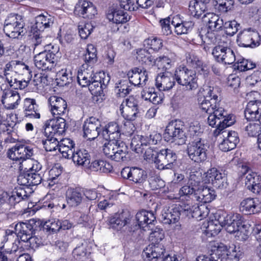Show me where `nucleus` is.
<instances>
[{"label": "nucleus", "mask_w": 261, "mask_h": 261, "mask_svg": "<svg viewBox=\"0 0 261 261\" xmlns=\"http://www.w3.org/2000/svg\"><path fill=\"white\" fill-rule=\"evenodd\" d=\"M198 103L200 109L208 114L207 123L210 126H216L214 135L216 137L225 127L233 125L236 122L235 116L230 114L220 106V103L212 102L206 97L199 96Z\"/></svg>", "instance_id": "f257e3e1"}, {"label": "nucleus", "mask_w": 261, "mask_h": 261, "mask_svg": "<svg viewBox=\"0 0 261 261\" xmlns=\"http://www.w3.org/2000/svg\"><path fill=\"white\" fill-rule=\"evenodd\" d=\"M138 6L132 0H126L121 2L119 6H112L109 8L107 12V17L110 21L116 24L126 23L130 19V15L125 10L136 11L138 7L146 9L150 7L154 3L159 4L160 0H136Z\"/></svg>", "instance_id": "f03ea898"}, {"label": "nucleus", "mask_w": 261, "mask_h": 261, "mask_svg": "<svg viewBox=\"0 0 261 261\" xmlns=\"http://www.w3.org/2000/svg\"><path fill=\"white\" fill-rule=\"evenodd\" d=\"M242 217L240 214H227L224 211H218L216 214L215 221L224 226L226 231L230 233L243 232L245 225L243 224Z\"/></svg>", "instance_id": "7ed1b4c3"}, {"label": "nucleus", "mask_w": 261, "mask_h": 261, "mask_svg": "<svg viewBox=\"0 0 261 261\" xmlns=\"http://www.w3.org/2000/svg\"><path fill=\"white\" fill-rule=\"evenodd\" d=\"M102 146L105 155L108 158L116 162L126 160L128 148L122 140H106Z\"/></svg>", "instance_id": "20e7f679"}, {"label": "nucleus", "mask_w": 261, "mask_h": 261, "mask_svg": "<svg viewBox=\"0 0 261 261\" xmlns=\"http://www.w3.org/2000/svg\"><path fill=\"white\" fill-rule=\"evenodd\" d=\"M164 138L166 141L174 142L179 145L185 144L187 137L184 123L179 120L169 123L165 129Z\"/></svg>", "instance_id": "39448f33"}, {"label": "nucleus", "mask_w": 261, "mask_h": 261, "mask_svg": "<svg viewBox=\"0 0 261 261\" xmlns=\"http://www.w3.org/2000/svg\"><path fill=\"white\" fill-rule=\"evenodd\" d=\"M53 50H44L34 57V63L36 67L42 70H51L59 58V48L52 46Z\"/></svg>", "instance_id": "423d86ee"}, {"label": "nucleus", "mask_w": 261, "mask_h": 261, "mask_svg": "<svg viewBox=\"0 0 261 261\" xmlns=\"http://www.w3.org/2000/svg\"><path fill=\"white\" fill-rule=\"evenodd\" d=\"M208 148L205 140L201 138L195 140L187 146L188 156L195 163H202L207 159Z\"/></svg>", "instance_id": "0eeeda50"}, {"label": "nucleus", "mask_w": 261, "mask_h": 261, "mask_svg": "<svg viewBox=\"0 0 261 261\" xmlns=\"http://www.w3.org/2000/svg\"><path fill=\"white\" fill-rule=\"evenodd\" d=\"M175 80L187 90H195L198 87L195 73L185 66H179L174 72Z\"/></svg>", "instance_id": "6e6552de"}, {"label": "nucleus", "mask_w": 261, "mask_h": 261, "mask_svg": "<svg viewBox=\"0 0 261 261\" xmlns=\"http://www.w3.org/2000/svg\"><path fill=\"white\" fill-rule=\"evenodd\" d=\"M7 154L11 160L19 162V168L20 170H22V162L33 156L34 155V150L31 146L17 143L8 150Z\"/></svg>", "instance_id": "1a4fd4ad"}, {"label": "nucleus", "mask_w": 261, "mask_h": 261, "mask_svg": "<svg viewBox=\"0 0 261 261\" xmlns=\"http://www.w3.org/2000/svg\"><path fill=\"white\" fill-rule=\"evenodd\" d=\"M176 153L171 149H162L154 157V163L159 170L172 169L177 160Z\"/></svg>", "instance_id": "9d476101"}, {"label": "nucleus", "mask_w": 261, "mask_h": 261, "mask_svg": "<svg viewBox=\"0 0 261 261\" xmlns=\"http://www.w3.org/2000/svg\"><path fill=\"white\" fill-rule=\"evenodd\" d=\"M237 42L240 46L255 48L260 43V36L257 31L251 28L245 29L238 34Z\"/></svg>", "instance_id": "9b49d317"}, {"label": "nucleus", "mask_w": 261, "mask_h": 261, "mask_svg": "<svg viewBox=\"0 0 261 261\" xmlns=\"http://www.w3.org/2000/svg\"><path fill=\"white\" fill-rule=\"evenodd\" d=\"M74 13L83 18L92 19L97 14V11L92 2L80 0L74 7Z\"/></svg>", "instance_id": "f8f14e48"}, {"label": "nucleus", "mask_w": 261, "mask_h": 261, "mask_svg": "<svg viewBox=\"0 0 261 261\" xmlns=\"http://www.w3.org/2000/svg\"><path fill=\"white\" fill-rule=\"evenodd\" d=\"M212 54L218 62L225 64H231L236 61L233 51L230 48L222 45L215 46Z\"/></svg>", "instance_id": "ddd939ff"}, {"label": "nucleus", "mask_w": 261, "mask_h": 261, "mask_svg": "<svg viewBox=\"0 0 261 261\" xmlns=\"http://www.w3.org/2000/svg\"><path fill=\"white\" fill-rule=\"evenodd\" d=\"M245 171L243 173L245 176V184L246 188L252 192L261 194V176L252 172L247 167H244Z\"/></svg>", "instance_id": "4468645a"}, {"label": "nucleus", "mask_w": 261, "mask_h": 261, "mask_svg": "<svg viewBox=\"0 0 261 261\" xmlns=\"http://www.w3.org/2000/svg\"><path fill=\"white\" fill-rule=\"evenodd\" d=\"M83 128L84 137L88 140H94L101 133V122L93 117L85 121Z\"/></svg>", "instance_id": "2eb2a0df"}, {"label": "nucleus", "mask_w": 261, "mask_h": 261, "mask_svg": "<svg viewBox=\"0 0 261 261\" xmlns=\"http://www.w3.org/2000/svg\"><path fill=\"white\" fill-rule=\"evenodd\" d=\"M226 127H224L218 135L222 134L224 137L226 135L219 145L220 149L224 152H227L234 149L240 142L238 134L235 131L228 132L223 131Z\"/></svg>", "instance_id": "dca6fc26"}, {"label": "nucleus", "mask_w": 261, "mask_h": 261, "mask_svg": "<svg viewBox=\"0 0 261 261\" xmlns=\"http://www.w3.org/2000/svg\"><path fill=\"white\" fill-rule=\"evenodd\" d=\"M244 115L247 121H258L261 117V100L249 101L245 109Z\"/></svg>", "instance_id": "f3484780"}, {"label": "nucleus", "mask_w": 261, "mask_h": 261, "mask_svg": "<svg viewBox=\"0 0 261 261\" xmlns=\"http://www.w3.org/2000/svg\"><path fill=\"white\" fill-rule=\"evenodd\" d=\"M181 214L180 208L177 205L165 206L162 211L161 220L167 224H174L178 222Z\"/></svg>", "instance_id": "a211bd4d"}, {"label": "nucleus", "mask_w": 261, "mask_h": 261, "mask_svg": "<svg viewBox=\"0 0 261 261\" xmlns=\"http://www.w3.org/2000/svg\"><path fill=\"white\" fill-rule=\"evenodd\" d=\"M136 219L138 222V225H136L133 230L131 228L130 231L134 232L139 228L150 227V225L153 224L155 221L156 217L152 212L142 210L137 213Z\"/></svg>", "instance_id": "6ab92c4d"}, {"label": "nucleus", "mask_w": 261, "mask_h": 261, "mask_svg": "<svg viewBox=\"0 0 261 261\" xmlns=\"http://www.w3.org/2000/svg\"><path fill=\"white\" fill-rule=\"evenodd\" d=\"M2 102L5 108L8 109H14L16 108L19 104L20 96L19 93L10 89H5L2 90Z\"/></svg>", "instance_id": "aec40b11"}, {"label": "nucleus", "mask_w": 261, "mask_h": 261, "mask_svg": "<svg viewBox=\"0 0 261 261\" xmlns=\"http://www.w3.org/2000/svg\"><path fill=\"white\" fill-rule=\"evenodd\" d=\"M130 83L133 85L143 86L148 80V74L146 70L135 67L127 73Z\"/></svg>", "instance_id": "412c9836"}, {"label": "nucleus", "mask_w": 261, "mask_h": 261, "mask_svg": "<svg viewBox=\"0 0 261 261\" xmlns=\"http://www.w3.org/2000/svg\"><path fill=\"white\" fill-rule=\"evenodd\" d=\"M132 219L130 214L127 211H123L121 213L115 214L110 217L109 223L110 227L119 230L125 225L129 223Z\"/></svg>", "instance_id": "4be33fe9"}, {"label": "nucleus", "mask_w": 261, "mask_h": 261, "mask_svg": "<svg viewBox=\"0 0 261 261\" xmlns=\"http://www.w3.org/2000/svg\"><path fill=\"white\" fill-rule=\"evenodd\" d=\"M98 75L97 73H94L92 66L83 64L77 74V81L82 87H87L91 81Z\"/></svg>", "instance_id": "5701e85b"}, {"label": "nucleus", "mask_w": 261, "mask_h": 261, "mask_svg": "<svg viewBox=\"0 0 261 261\" xmlns=\"http://www.w3.org/2000/svg\"><path fill=\"white\" fill-rule=\"evenodd\" d=\"M42 180V177L40 173H30L24 170L17 178L19 185L30 187L37 186L40 184Z\"/></svg>", "instance_id": "b1692460"}, {"label": "nucleus", "mask_w": 261, "mask_h": 261, "mask_svg": "<svg viewBox=\"0 0 261 261\" xmlns=\"http://www.w3.org/2000/svg\"><path fill=\"white\" fill-rule=\"evenodd\" d=\"M35 230L32 224L29 222H19L15 225V233L21 241L28 242L31 235L35 233Z\"/></svg>", "instance_id": "393cba45"}, {"label": "nucleus", "mask_w": 261, "mask_h": 261, "mask_svg": "<svg viewBox=\"0 0 261 261\" xmlns=\"http://www.w3.org/2000/svg\"><path fill=\"white\" fill-rule=\"evenodd\" d=\"M101 136L105 140H121V130L117 122H111L101 128Z\"/></svg>", "instance_id": "a878e982"}, {"label": "nucleus", "mask_w": 261, "mask_h": 261, "mask_svg": "<svg viewBox=\"0 0 261 261\" xmlns=\"http://www.w3.org/2000/svg\"><path fill=\"white\" fill-rule=\"evenodd\" d=\"M175 84L174 76L169 72H165L158 74L155 80V85L160 91L170 90Z\"/></svg>", "instance_id": "bb28decb"}, {"label": "nucleus", "mask_w": 261, "mask_h": 261, "mask_svg": "<svg viewBox=\"0 0 261 261\" xmlns=\"http://www.w3.org/2000/svg\"><path fill=\"white\" fill-rule=\"evenodd\" d=\"M54 17L46 14H41L35 18V23L31 27V32H43L45 29L50 28L54 23Z\"/></svg>", "instance_id": "cd10ccee"}, {"label": "nucleus", "mask_w": 261, "mask_h": 261, "mask_svg": "<svg viewBox=\"0 0 261 261\" xmlns=\"http://www.w3.org/2000/svg\"><path fill=\"white\" fill-rule=\"evenodd\" d=\"M144 256L148 258V260L153 259H163L165 253L164 246L159 243L153 244L148 245L144 250Z\"/></svg>", "instance_id": "c85d7f7f"}, {"label": "nucleus", "mask_w": 261, "mask_h": 261, "mask_svg": "<svg viewBox=\"0 0 261 261\" xmlns=\"http://www.w3.org/2000/svg\"><path fill=\"white\" fill-rule=\"evenodd\" d=\"M240 210L245 214L257 213L261 210V203L257 199L247 198L241 202Z\"/></svg>", "instance_id": "c756f323"}, {"label": "nucleus", "mask_w": 261, "mask_h": 261, "mask_svg": "<svg viewBox=\"0 0 261 261\" xmlns=\"http://www.w3.org/2000/svg\"><path fill=\"white\" fill-rule=\"evenodd\" d=\"M49 102L53 115H62L66 113L67 103L62 98L56 96H51L49 99Z\"/></svg>", "instance_id": "7c9ffc66"}, {"label": "nucleus", "mask_w": 261, "mask_h": 261, "mask_svg": "<svg viewBox=\"0 0 261 261\" xmlns=\"http://www.w3.org/2000/svg\"><path fill=\"white\" fill-rule=\"evenodd\" d=\"M83 194L77 188H69L66 192V200L69 206L76 207L82 202Z\"/></svg>", "instance_id": "2f4dec72"}, {"label": "nucleus", "mask_w": 261, "mask_h": 261, "mask_svg": "<svg viewBox=\"0 0 261 261\" xmlns=\"http://www.w3.org/2000/svg\"><path fill=\"white\" fill-rule=\"evenodd\" d=\"M200 4L196 0L192 1L189 4L190 11L195 12V15L198 16L201 15V12H204L211 7L216 3L215 0H201Z\"/></svg>", "instance_id": "473e14b6"}, {"label": "nucleus", "mask_w": 261, "mask_h": 261, "mask_svg": "<svg viewBox=\"0 0 261 261\" xmlns=\"http://www.w3.org/2000/svg\"><path fill=\"white\" fill-rule=\"evenodd\" d=\"M90 157L89 152L84 149L74 151L71 156L74 164L85 167H87L90 164Z\"/></svg>", "instance_id": "72a5a7b5"}, {"label": "nucleus", "mask_w": 261, "mask_h": 261, "mask_svg": "<svg viewBox=\"0 0 261 261\" xmlns=\"http://www.w3.org/2000/svg\"><path fill=\"white\" fill-rule=\"evenodd\" d=\"M217 248H221V250L225 252L226 259L229 258L232 261H239L242 257L243 252L239 246L233 245V246H230L227 249L226 246L221 244Z\"/></svg>", "instance_id": "f704fd0d"}, {"label": "nucleus", "mask_w": 261, "mask_h": 261, "mask_svg": "<svg viewBox=\"0 0 261 261\" xmlns=\"http://www.w3.org/2000/svg\"><path fill=\"white\" fill-rule=\"evenodd\" d=\"M38 106L36 100L32 98H26L24 100V108L25 116L31 118L39 119L40 114L38 110Z\"/></svg>", "instance_id": "c9c22d12"}, {"label": "nucleus", "mask_w": 261, "mask_h": 261, "mask_svg": "<svg viewBox=\"0 0 261 261\" xmlns=\"http://www.w3.org/2000/svg\"><path fill=\"white\" fill-rule=\"evenodd\" d=\"M88 168L91 171L101 173H109L113 170V167L109 163L100 159L93 161L88 165Z\"/></svg>", "instance_id": "e433bc0d"}, {"label": "nucleus", "mask_w": 261, "mask_h": 261, "mask_svg": "<svg viewBox=\"0 0 261 261\" xmlns=\"http://www.w3.org/2000/svg\"><path fill=\"white\" fill-rule=\"evenodd\" d=\"M221 249V248H217L213 250L210 256H199L196 258V261H226V254Z\"/></svg>", "instance_id": "4c0bfd02"}, {"label": "nucleus", "mask_w": 261, "mask_h": 261, "mask_svg": "<svg viewBox=\"0 0 261 261\" xmlns=\"http://www.w3.org/2000/svg\"><path fill=\"white\" fill-rule=\"evenodd\" d=\"M20 244L19 241H15L13 244L11 250L8 249L3 251H1L0 257L2 261H14L15 257L19 254L17 252L20 253L21 248H19L18 245Z\"/></svg>", "instance_id": "58836bf2"}, {"label": "nucleus", "mask_w": 261, "mask_h": 261, "mask_svg": "<svg viewBox=\"0 0 261 261\" xmlns=\"http://www.w3.org/2000/svg\"><path fill=\"white\" fill-rule=\"evenodd\" d=\"M203 96L212 100V102L220 103V89L218 87L205 86L203 88Z\"/></svg>", "instance_id": "ea45409f"}, {"label": "nucleus", "mask_w": 261, "mask_h": 261, "mask_svg": "<svg viewBox=\"0 0 261 261\" xmlns=\"http://www.w3.org/2000/svg\"><path fill=\"white\" fill-rule=\"evenodd\" d=\"M204 16L208 18V27L212 31L221 29L224 25L222 19L217 15L214 13H208L207 15H204Z\"/></svg>", "instance_id": "a19ab883"}, {"label": "nucleus", "mask_w": 261, "mask_h": 261, "mask_svg": "<svg viewBox=\"0 0 261 261\" xmlns=\"http://www.w3.org/2000/svg\"><path fill=\"white\" fill-rule=\"evenodd\" d=\"M133 86L127 80H121L116 84L115 92L119 97H125L132 90Z\"/></svg>", "instance_id": "79ce46f5"}, {"label": "nucleus", "mask_w": 261, "mask_h": 261, "mask_svg": "<svg viewBox=\"0 0 261 261\" xmlns=\"http://www.w3.org/2000/svg\"><path fill=\"white\" fill-rule=\"evenodd\" d=\"M24 23L20 24V25H17L16 27L14 26L7 30H5L4 31L6 35L10 38L19 39L23 36L26 33V31L24 28Z\"/></svg>", "instance_id": "37998d69"}, {"label": "nucleus", "mask_w": 261, "mask_h": 261, "mask_svg": "<svg viewBox=\"0 0 261 261\" xmlns=\"http://www.w3.org/2000/svg\"><path fill=\"white\" fill-rule=\"evenodd\" d=\"M153 63L159 69L168 70L171 68L174 63V60L172 57L163 56L154 59Z\"/></svg>", "instance_id": "c03bdc74"}, {"label": "nucleus", "mask_w": 261, "mask_h": 261, "mask_svg": "<svg viewBox=\"0 0 261 261\" xmlns=\"http://www.w3.org/2000/svg\"><path fill=\"white\" fill-rule=\"evenodd\" d=\"M187 62L188 64L193 68L200 72L205 71V66L203 65L202 61L199 58L192 53H189L186 56Z\"/></svg>", "instance_id": "a18cd8bd"}, {"label": "nucleus", "mask_w": 261, "mask_h": 261, "mask_svg": "<svg viewBox=\"0 0 261 261\" xmlns=\"http://www.w3.org/2000/svg\"><path fill=\"white\" fill-rule=\"evenodd\" d=\"M22 16L17 14H10L6 18L4 24V31L14 26L23 23Z\"/></svg>", "instance_id": "49530a36"}, {"label": "nucleus", "mask_w": 261, "mask_h": 261, "mask_svg": "<svg viewBox=\"0 0 261 261\" xmlns=\"http://www.w3.org/2000/svg\"><path fill=\"white\" fill-rule=\"evenodd\" d=\"M209 210L205 204L200 205H193V210L191 216L197 220H201L205 218L208 214Z\"/></svg>", "instance_id": "de8ad7c7"}, {"label": "nucleus", "mask_w": 261, "mask_h": 261, "mask_svg": "<svg viewBox=\"0 0 261 261\" xmlns=\"http://www.w3.org/2000/svg\"><path fill=\"white\" fill-rule=\"evenodd\" d=\"M96 49L92 44L88 45L87 53L85 55L84 60L85 64L89 66L92 65L97 61Z\"/></svg>", "instance_id": "09e8293b"}, {"label": "nucleus", "mask_w": 261, "mask_h": 261, "mask_svg": "<svg viewBox=\"0 0 261 261\" xmlns=\"http://www.w3.org/2000/svg\"><path fill=\"white\" fill-rule=\"evenodd\" d=\"M137 59L142 63L151 65L154 61V57L145 48H140L137 50Z\"/></svg>", "instance_id": "8fccbe9b"}, {"label": "nucleus", "mask_w": 261, "mask_h": 261, "mask_svg": "<svg viewBox=\"0 0 261 261\" xmlns=\"http://www.w3.org/2000/svg\"><path fill=\"white\" fill-rule=\"evenodd\" d=\"M146 178V172L137 167H132L130 180L137 184L143 183Z\"/></svg>", "instance_id": "3c124183"}, {"label": "nucleus", "mask_w": 261, "mask_h": 261, "mask_svg": "<svg viewBox=\"0 0 261 261\" xmlns=\"http://www.w3.org/2000/svg\"><path fill=\"white\" fill-rule=\"evenodd\" d=\"M86 247V244L82 243L73 249L72 254L76 260L85 261L88 258L90 253L88 252Z\"/></svg>", "instance_id": "603ef678"}, {"label": "nucleus", "mask_w": 261, "mask_h": 261, "mask_svg": "<svg viewBox=\"0 0 261 261\" xmlns=\"http://www.w3.org/2000/svg\"><path fill=\"white\" fill-rule=\"evenodd\" d=\"M50 125L55 128L58 135H62L65 132L67 126L65 120L61 117H57L56 118L49 119Z\"/></svg>", "instance_id": "864d4df0"}, {"label": "nucleus", "mask_w": 261, "mask_h": 261, "mask_svg": "<svg viewBox=\"0 0 261 261\" xmlns=\"http://www.w3.org/2000/svg\"><path fill=\"white\" fill-rule=\"evenodd\" d=\"M120 111L123 117L127 121H134L138 116V109H132L127 107H120Z\"/></svg>", "instance_id": "5fc2aeb1"}, {"label": "nucleus", "mask_w": 261, "mask_h": 261, "mask_svg": "<svg viewBox=\"0 0 261 261\" xmlns=\"http://www.w3.org/2000/svg\"><path fill=\"white\" fill-rule=\"evenodd\" d=\"M143 136H137L132 140L130 146L132 149L137 153H142L145 147L147 146L146 143H143Z\"/></svg>", "instance_id": "6e6d98bb"}, {"label": "nucleus", "mask_w": 261, "mask_h": 261, "mask_svg": "<svg viewBox=\"0 0 261 261\" xmlns=\"http://www.w3.org/2000/svg\"><path fill=\"white\" fill-rule=\"evenodd\" d=\"M56 81L59 86H65L72 82V77L70 73L62 70L57 73Z\"/></svg>", "instance_id": "4d7b16f0"}, {"label": "nucleus", "mask_w": 261, "mask_h": 261, "mask_svg": "<svg viewBox=\"0 0 261 261\" xmlns=\"http://www.w3.org/2000/svg\"><path fill=\"white\" fill-rule=\"evenodd\" d=\"M11 197L10 201H11V205H14L16 203H19L22 200L28 198L26 192L22 189L13 191L11 193Z\"/></svg>", "instance_id": "13d9d810"}, {"label": "nucleus", "mask_w": 261, "mask_h": 261, "mask_svg": "<svg viewBox=\"0 0 261 261\" xmlns=\"http://www.w3.org/2000/svg\"><path fill=\"white\" fill-rule=\"evenodd\" d=\"M145 45L149 47L153 50L158 51L163 46V41L158 37H151L144 40Z\"/></svg>", "instance_id": "bf43d9fd"}, {"label": "nucleus", "mask_w": 261, "mask_h": 261, "mask_svg": "<svg viewBox=\"0 0 261 261\" xmlns=\"http://www.w3.org/2000/svg\"><path fill=\"white\" fill-rule=\"evenodd\" d=\"M99 80H100V77H98V75L95 76V78L93 79L91 81V82L89 83V85L87 86L89 87V89L92 94H100L102 91V86H101L100 82Z\"/></svg>", "instance_id": "052dcab7"}, {"label": "nucleus", "mask_w": 261, "mask_h": 261, "mask_svg": "<svg viewBox=\"0 0 261 261\" xmlns=\"http://www.w3.org/2000/svg\"><path fill=\"white\" fill-rule=\"evenodd\" d=\"M161 140V135L156 132H153L148 136H146L143 137V143H146L147 146L158 144Z\"/></svg>", "instance_id": "680f3d73"}, {"label": "nucleus", "mask_w": 261, "mask_h": 261, "mask_svg": "<svg viewBox=\"0 0 261 261\" xmlns=\"http://www.w3.org/2000/svg\"><path fill=\"white\" fill-rule=\"evenodd\" d=\"M43 228L47 231L53 233L57 232L60 230V221L55 219L46 221L43 225Z\"/></svg>", "instance_id": "e2e57ef3"}, {"label": "nucleus", "mask_w": 261, "mask_h": 261, "mask_svg": "<svg viewBox=\"0 0 261 261\" xmlns=\"http://www.w3.org/2000/svg\"><path fill=\"white\" fill-rule=\"evenodd\" d=\"M44 148L46 151H53L58 149L59 141L57 139L54 137L47 138L45 140L42 141Z\"/></svg>", "instance_id": "0e129e2a"}, {"label": "nucleus", "mask_w": 261, "mask_h": 261, "mask_svg": "<svg viewBox=\"0 0 261 261\" xmlns=\"http://www.w3.org/2000/svg\"><path fill=\"white\" fill-rule=\"evenodd\" d=\"M78 29L81 38L86 39L91 33L93 27L91 23H86L79 25Z\"/></svg>", "instance_id": "69168bd1"}, {"label": "nucleus", "mask_w": 261, "mask_h": 261, "mask_svg": "<svg viewBox=\"0 0 261 261\" xmlns=\"http://www.w3.org/2000/svg\"><path fill=\"white\" fill-rule=\"evenodd\" d=\"M212 185L217 189H226L228 186L226 175L222 172L220 174H219L218 178H216L215 181L213 182Z\"/></svg>", "instance_id": "338daca9"}, {"label": "nucleus", "mask_w": 261, "mask_h": 261, "mask_svg": "<svg viewBox=\"0 0 261 261\" xmlns=\"http://www.w3.org/2000/svg\"><path fill=\"white\" fill-rule=\"evenodd\" d=\"M194 23L192 21H184L181 24L174 27L175 33L177 35L187 34L192 29Z\"/></svg>", "instance_id": "774afa93"}]
</instances>
